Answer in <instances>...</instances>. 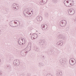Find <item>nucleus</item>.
Masks as SVG:
<instances>
[{
  "label": "nucleus",
  "instance_id": "58836bf2",
  "mask_svg": "<svg viewBox=\"0 0 76 76\" xmlns=\"http://www.w3.org/2000/svg\"><path fill=\"white\" fill-rule=\"evenodd\" d=\"M37 32H38V31H37Z\"/></svg>",
  "mask_w": 76,
  "mask_h": 76
},
{
  "label": "nucleus",
  "instance_id": "72a5a7b5",
  "mask_svg": "<svg viewBox=\"0 0 76 76\" xmlns=\"http://www.w3.org/2000/svg\"><path fill=\"white\" fill-rule=\"evenodd\" d=\"M23 39H21V40L23 41Z\"/></svg>",
  "mask_w": 76,
  "mask_h": 76
},
{
  "label": "nucleus",
  "instance_id": "dca6fc26",
  "mask_svg": "<svg viewBox=\"0 0 76 76\" xmlns=\"http://www.w3.org/2000/svg\"><path fill=\"white\" fill-rule=\"evenodd\" d=\"M41 28H42L43 30H45L47 29V28H45V26L44 24H42L41 26Z\"/></svg>",
  "mask_w": 76,
  "mask_h": 76
},
{
  "label": "nucleus",
  "instance_id": "e433bc0d",
  "mask_svg": "<svg viewBox=\"0 0 76 76\" xmlns=\"http://www.w3.org/2000/svg\"><path fill=\"white\" fill-rule=\"evenodd\" d=\"M30 17H31V15H30Z\"/></svg>",
  "mask_w": 76,
  "mask_h": 76
},
{
  "label": "nucleus",
  "instance_id": "4be33fe9",
  "mask_svg": "<svg viewBox=\"0 0 76 76\" xmlns=\"http://www.w3.org/2000/svg\"><path fill=\"white\" fill-rule=\"evenodd\" d=\"M42 1L45 4L47 2L48 0H42Z\"/></svg>",
  "mask_w": 76,
  "mask_h": 76
},
{
  "label": "nucleus",
  "instance_id": "c756f323",
  "mask_svg": "<svg viewBox=\"0 0 76 76\" xmlns=\"http://www.w3.org/2000/svg\"><path fill=\"white\" fill-rule=\"evenodd\" d=\"M16 4H15V3H14L13 4V5L12 6H16Z\"/></svg>",
  "mask_w": 76,
  "mask_h": 76
},
{
  "label": "nucleus",
  "instance_id": "5701e85b",
  "mask_svg": "<svg viewBox=\"0 0 76 76\" xmlns=\"http://www.w3.org/2000/svg\"><path fill=\"white\" fill-rule=\"evenodd\" d=\"M46 76H52V74H48L46 75Z\"/></svg>",
  "mask_w": 76,
  "mask_h": 76
},
{
  "label": "nucleus",
  "instance_id": "2eb2a0df",
  "mask_svg": "<svg viewBox=\"0 0 76 76\" xmlns=\"http://www.w3.org/2000/svg\"><path fill=\"white\" fill-rule=\"evenodd\" d=\"M57 44L58 46H59V45H63V43L60 41L58 42L57 43Z\"/></svg>",
  "mask_w": 76,
  "mask_h": 76
},
{
  "label": "nucleus",
  "instance_id": "ea45409f",
  "mask_svg": "<svg viewBox=\"0 0 76 76\" xmlns=\"http://www.w3.org/2000/svg\"><path fill=\"white\" fill-rule=\"evenodd\" d=\"M39 34H41V33H39Z\"/></svg>",
  "mask_w": 76,
  "mask_h": 76
},
{
  "label": "nucleus",
  "instance_id": "0eeeda50",
  "mask_svg": "<svg viewBox=\"0 0 76 76\" xmlns=\"http://www.w3.org/2000/svg\"><path fill=\"white\" fill-rule=\"evenodd\" d=\"M20 63V61L18 59L15 60L14 61L13 64L14 66H19Z\"/></svg>",
  "mask_w": 76,
  "mask_h": 76
},
{
  "label": "nucleus",
  "instance_id": "2f4dec72",
  "mask_svg": "<svg viewBox=\"0 0 76 76\" xmlns=\"http://www.w3.org/2000/svg\"><path fill=\"white\" fill-rule=\"evenodd\" d=\"M19 76H24V75H23L21 74V75H20Z\"/></svg>",
  "mask_w": 76,
  "mask_h": 76
},
{
  "label": "nucleus",
  "instance_id": "473e14b6",
  "mask_svg": "<svg viewBox=\"0 0 76 76\" xmlns=\"http://www.w3.org/2000/svg\"><path fill=\"white\" fill-rule=\"evenodd\" d=\"M17 8H18V9H19V7L18 6H16Z\"/></svg>",
  "mask_w": 76,
  "mask_h": 76
},
{
  "label": "nucleus",
  "instance_id": "bb28decb",
  "mask_svg": "<svg viewBox=\"0 0 76 76\" xmlns=\"http://www.w3.org/2000/svg\"><path fill=\"white\" fill-rule=\"evenodd\" d=\"M2 74L1 72L0 71V76H2Z\"/></svg>",
  "mask_w": 76,
  "mask_h": 76
},
{
  "label": "nucleus",
  "instance_id": "c85d7f7f",
  "mask_svg": "<svg viewBox=\"0 0 76 76\" xmlns=\"http://www.w3.org/2000/svg\"><path fill=\"white\" fill-rule=\"evenodd\" d=\"M39 66L41 67V66H42V64H39Z\"/></svg>",
  "mask_w": 76,
  "mask_h": 76
},
{
  "label": "nucleus",
  "instance_id": "9d476101",
  "mask_svg": "<svg viewBox=\"0 0 76 76\" xmlns=\"http://www.w3.org/2000/svg\"><path fill=\"white\" fill-rule=\"evenodd\" d=\"M60 61L61 62V63L62 64L63 63L64 65L66 64V63L65 62V61H66V58H62L60 60Z\"/></svg>",
  "mask_w": 76,
  "mask_h": 76
},
{
  "label": "nucleus",
  "instance_id": "c9c22d12",
  "mask_svg": "<svg viewBox=\"0 0 76 76\" xmlns=\"http://www.w3.org/2000/svg\"><path fill=\"white\" fill-rule=\"evenodd\" d=\"M15 21H16H16H17V20H15Z\"/></svg>",
  "mask_w": 76,
  "mask_h": 76
},
{
  "label": "nucleus",
  "instance_id": "20e7f679",
  "mask_svg": "<svg viewBox=\"0 0 76 76\" xmlns=\"http://www.w3.org/2000/svg\"><path fill=\"white\" fill-rule=\"evenodd\" d=\"M68 14L70 15H73L75 13V11L73 9H70L68 10Z\"/></svg>",
  "mask_w": 76,
  "mask_h": 76
},
{
  "label": "nucleus",
  "instance_id": "4c0bfd02",
  "mask_svg": "<svg viewBox=\"0 0 76 76\" xmlns=\"http://www.w3.org/2000/svg\"><path fill=\"white\" fill-rule=\"evenodd\" d=\"M31 12H32V11H31Z\"/></svg>",
  "mask_w": 76,
  "mask_h": 76
},
{
  "label": "nucleus",
  "instance_id": "f704fd0d",
  "mask_svg": "<svg viewBox=\"0 0 76 76\" xmlns=\"http://www.w3.org/2000/svg\"><path fill=\"white\" fill-rule=\"evenodd\" d=\"M43 57H44V56H43Z\"/></svg>",
  "mask_w": 76,
  "mask_h": 76
},
{
  "label": "nucleus",
  "instance_id": "f257e3e1",
  "mask_svg": "<svg viewBox=\"0 0 76 76\" xmlns=\"http://www.w3.org/2000/svg\"><path fill=\"white\" fill-rule=\"evenodd\" d=\"M31 49V44L29 43L28 45L27 46L26 48L21 52V54L23 56H25L26 54V53H28V52L29 51H30Z\"/></svg>",
  "mask_w": 76,
  "mask_h": 76
},
{
  "label": "nucleus",
  "instance_id": "cd10ccee",
  "mask_svg": "<svg viewBox=\"0 0 76 76\" xmlns=\"http://www.w3.org/2000/svg\"><path fill=\"white\" fill-rule=\"evenodd\" d=\"M27 76H31V74H27Z\"/></svg>",
  "mask_w": 76,
  "mask_h": 76
},
{
  "label": "nucleus",
  "instance_id": "6ab92c4d",
  "mask_svg": "<svg viewBox=\"0 0 76 76\" xmlns=\"http://www.w3.org/2000/svg\"><path fill=\"white\" fill-rule=\"evenodd\" d=\"M40 4L41 5H44L45 4L44 2H43L42 0L40 2Z\"/></svg>",
  "mask_w": 76,
  "mask_h": 76
},
{
  "label": "nucleus",
  "instance_id": "a211bd4d",
  "mask_svg": "<svg viewBox=\"0 0 76 76\" xmlns=\"http://www.w3.org/2000/svg\"><path fill=\"white\" fill-rule=\"evenodd\" d=\"M12 8H13L14 10H18V8H17L16 6H12Z\"/></svg>",
  "mask_w": 76,
  "mask_h": 76
},
{
  "label": "nucleus",
  "instance_id": "ddd939ff",
  "mask_svg": "<svg viewBox=\"0 0 76 76\" xmlns=\"http://www.w3.org/2000/svg\"><path fill=\"white\" fill-rule=\"evenodd\" d=\"M36 18L37 20L39 21H39H41V20L42 19V17L39 16H37Z\"/></svg>",
  "mask_w": 76,
  "mask_h": 76
},
{
  "label": "nucleus",
  "instance_id": "7c9ffc66",
  "mask_svg": "<svg viewBox=\"0 0 76 76\" xmlns=\"http://www.w3.org/2000/svg\"><path fill=\"white\" fill-rule=\"evenodd\" d=\"M31 12H28V15H31Z\"/></svg>",
  "mask_w": 76,
  "mask_h": 76
},
{
  "label": "nucleus",
  "instance_id": "f03ea898",
  "mask_svg": "<svg viewBox=\"0 0 76 76\" xmlns=\"http://www.w3.org/2000/svg\"><path fill=\"white\" fill-rule=\"evenodd\" d=\"M10 25L12 27H16V26H18V24H17V22L16 21H12L10 22Z\"/></svg>",
  "mask_w": 76,
  "mask_h": 76
},
{
  "label": "nucleus",
  "instance_id": "7ed1b4c3",
  "mask_svg": "<svg viewBox=\"0 0 76 76\" xmlns=\"http://www.w3.org/2000/svg\"><path fill=\"white\" fill-rule=\"evenodd\" d=\"M70 1V0H67L66 1V0H65L64 1V4L65 6H66V7H71L72 6L71 5V4H69V1Z\"/></svg>",
  "mask_w": 76,
  "mask_h": 76
},
{
  "label": "nucleus",
  "instance_id": "393cba45",
  "mask_svg": "<svg viewBox=\"0 0 76 76\" xmlns=\"http://www.w3.org/2000/svg\"><path fill=\"white\" fill-rule=\"evenodd\" d=\"M53 2L54 3H57V1L56 0H53Z\"/></svg>",
  "mask_w": 76,
  "mask_h": 76
},
{
  "label": "nucleus",
  "instance_id": "a878e982",
  "mask_svg": "<svg viewBox=\"0 0 76 76\" xmlns=\"http://www.w3.org/2000/svg\"><path fill=\"white\" fill-rule=\"evenodd\" d=\"M45 16L46 17H48V14L47 13H46L45 14Z\"/></svg>",
  "mask_w": 76,
  "mask_h": 76
},
{
  "label": "nucleus",
  "instance_id": "6e6552de",
  "mask_svg": "<svg viewBox=\"0 0 76 76\" xmlns=\"http://www.w3.org/2000/svg\"><path fill=\"white\" fill-rule=\"evenodd\" d=\"M60 39H62L65 40V39H66V38L64 37V36H63V35L60 34L58 37V40H60Z\"/></svg>",
  "mask_w": 76,
  "mask_h": 76
},
{
  "label": "nucleus",
  "instance_id": "39448f33",
  "mask_svg": "<svg viewBox=\"0 0 76 76\" xmlns=\"http://www.w3.org/2000/svg\"><path fill=\"white\" fill-rule=\"evenodd\" d=\"M59 25L62 27L65 26L66 25V21L64 20L60 21L59 23Z\"/></svg>",
  "mask_w": 76,
  "mask_h": 76
},
{
  "label": "nucleus",
  "instance_id": "1a4fd4ad",
  "mask_svg": "<svg viewBox=\"0 0 76 76\" xmlns=\"http://www.w3.org/2000/svg\"><path fill=\"white\" fill-rule=\"evenodd\" d=\"M29 12V10L28 9H26V11H24L23 12V13L24 15L26 16V17H28V13Z\"/></svg>",
  "mask_w": 76,
  "mask_h": 76
},
{
  "label": "nucleus",
  "instance_id": "b1692460",
  "mask_svg": "<svg viewBox=\"0 0 76 76\" xmlns=\"http://www.w3.org/2000/svg\"><path fill=\"white\" fill-rule=\"evenodd\" d=\"M7 67H8V69H10V68H11V66H10V65H7Z\"/></svg>",
  "mask_w": 76,
  "mask_h": 76
},
{
  "label": "nucleus",
  "instance_id": "412c9836",
  "mask_svg": "<svg viewBox=\"0 0 76 76\" xmlns=\"http://www.w3.org/2000/svg\"><path fill=\"white\" fill-rule=\"evenodd\" d=\"M18 43L20 45H23V43H21V42L20 41V43H19V41H18Z\"/></svg>",
  "mask_w": 76,
  "mask_h": 76
},
{
  "label": "nucleus",
  "instance_id": "4468645a",
  "mask_svg": "<svg viewBox=\"0 0 76 76\" xmlns=\"http://www.w3.org/2000/svg\"><path fill=\"white\" fill-rule=\"evenodd\" d=\"M56 76H62V72L58 71L57 72Z\"/></svg>",
  "mask_w": 76,
  "mask_h": 76
},
{
  "label": "nucleus",
  "instance_id": "aec40b11",
  "mask_svg": "<svg viewBox=\"0 0 76 76\" xmlns=\"http://www.w3.org/2000/svg\"><path fill=\"white\" fill-rule=\"evenodd\" d=\"M69 26H67L65 29V30L66 31H69Z\"/></svg>",
  "mask_w": 76,
  "mask_h": 76
},
{
  "label": "nucleus",
  "instance_id": "a19ab883",
  "mask_svg": "<svg viewBox=\"0 0 76 76\" xmlns=\"http://www.w3.org/2000/svg\"><path fill=\"white\" fill-rule=\"evenodd\" d=\"M39 34H41V33H39Z\"/></svg>",
  "mask_w": 76,
  "mask_h": 76
},
{
  "label": "nucleus",
  "instance_id": "423d86ee",
  "mask_svg": "<svg viewBox=\"0 0 76 76\" xmlns=\"http://www.w3.org/2000/svg\"><path fill=\"white\" fill-rule=\"evenodd\" d=\"M75 61V59L73 58H71L69 61V64H70L71 66L75 65V62H74V61Z\"/></svg>",
  "mask_w": 76,
  "mask_h": 76
},
{
  "label": "nucleus",
  "instance_id": "9b49d317",
  "mask_svg": "<svg viewBox=\"0 0 76 76\" xmlns=\"http://www.w3.org/2000/svg\"><path fill=\"white\" fill-rule=\"evenodd\" d=\"M37 34L35 33H33L31 36V38L32 39H34L37 38Z\"/></svg>",
  "mask_w": 76,
  "mask_h": 76
},
{
  "label": "nucleus",
  "instance_id": "f8f14e48",
  "mask_svg": "<svg viewBox=\"0 0 76 76\" xmlns=\"http://www.w3.org/2000/svg\"><path fill=\"white\" fill-rule=\"evenodd\" d=\"M39 44L40 45H42V46L44 48L45 47V43H44V41L42 40H40L39 41Z\"/></svg>",
  "mask_w": 76,
  "mask_h": 76
},
{
  "label": "nucleus",
  "instance_id": "f3484780",
  "mask_svg": "<svg viewBox=\"0 0 76 76\" xmlns=\"http://www.w3.org/2000/svg\"><path fill=\"white\" fill-rule=\"evenodd\" d=\"M34 50L35 51H38L39 50V48L37 47H35L34 48Z\"/></svg>",
  "mask_w": 76,
  "mask_h": 76
}]
</instances>
